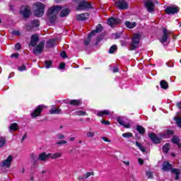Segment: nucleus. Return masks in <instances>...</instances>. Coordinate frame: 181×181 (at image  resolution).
I'll use <instances>...</instances> for the list:
<instances>
[{"label": "nucleus", "mask_w": 181, "mask_h": 181, "mask_svg": "<svg viewBox=\"0 0 181 181\" xmlns=\"http://www.w3.org/2000/svg\"><path fill=\"white\" fill-rule=\"evenodd\" d=\"M45 8H46V5L42 2L34 3L33 5L34 15L37 18H42L45 15Z\"/></svg>", "instance_id": "obj_1"}, {"label": "nucleus", "mask_w": 181, "mask_h": 181, "mask_svg": "<svg viewBox=\"0 0 181 181\" xmlns=\"http://www.w3.org/2000/svg\"><path fill=\"white\" fill-rule=\"evenodd\" d=\"M62 11V6H53L48 9L47 16L51 23L56 21V18L59 12Z\"/></svg>", "instance_id": "obj_2"}, {"label": "nucleus", "mask_w": 181, "mask_h": 181, "mask_svg": "<svg viewBox=\"0 0 181 181\" xmlns=\"http://www.w3.org/2000/svg\"><path fill=\"white\" fill-rule=\"evenodd\" d=\"M170 135H173V131L172 130H167L165 133H163L160 138L156 136V135H155V134L153 133H150L148 134V136L150 138V139H151V141H153V142H154V144H159V142H160L161 139H166L168 138H169Z\"/></svg>", "instance_id": "obj_3"}, {"label": "nucleus", "mask_w": 181, "mask_h": 181, "mask_svg": "<svg viewBox=\"0 0 181 181\" xmlns=\"http://www.w3.org/2000/svg\"><path fill=\"white\" fill-rule=\"evenodd\" d=\"M170 33L171 32L166 29L163 28V34L158 37L159 42L164 45V43H169L170 42Z\"/></svg>", "instance_id": "obj_4"}, {"label": "nucleus", "mask_w": 181, "mask_h": 181, "mask_svg": "<svg viewBox=\"0 0 181 181\" xmlns=\"http://www.w3.org/2000/svg\"><path fill=\"white\" fill-rule=\"evenodd\" d=\"M20 13L23 16V18H30L32 15L30 6L23 5L20 9Z\"/></svg>", "instance_id": "obj_5"}, {"label": "nucleus", "mask_w": 181, "mask_h": 181, "mask_svg": "<svg viewBox=\"0 0 181 181\" xmlns=\"http://www.w3.org/2000/svg\"><path fill=\"white\" fill-rule=\"evenodd\" d=\"M140 40H141V35L138 33L134 34L132 37V41L130 45V50H135V49L138 47V45H139Z\"/></svg>", "instance_id": "obj_6"}, {"label": "nucleus", "mask_w": 181, "mask_h": 181, "mask_svg": "<svg viewBox=\"0 0 181 181\" xmlns=\"http://www.w3.org/2000/svg\"><path fill=\"white\" fill-rule=\"evenodd\" d=\"M74 2H81L78 7V11H86V9H90L91 8V4L84 0H73Z\"/></svg>", "instance_id": "obj_7"}, {"label": "nucleus", "mask_w": 181, "mask_h": 181, "mask_svg": "<svg viewBox=\"0 0 181 181\" xmlns=\"http://www.w3.org/2000/svg\"><path fill=\"white\" fill-rule=\"evenodd\" d=\"M13 160V156H8L7 158H6L4 160L2 161L0 166L1 168H5V169H9L11 168V165H12V161Z\"/></svg>", "instance_id": "obj_8"}, {"label": "nucleus", "mask_w": 181, "mask_h": 181, "mask_svg": "<svg viewBox=\"0 0 181 181\" xmlns=\"http://www.w3.org/2000/svg\"><path fill=\"white\" fill-rule=\"evenodd\" d=\"M155 4H159V1H158V0H148L145 3L147 11H148L149 12H153L155 9Z\"/></svg>", "instance_id": "obj_9"}, {"label": "nucleus", "mask_w": 181, "mask_h": 181, "mask_svg": "<svg viewBox=\"0 0 181 181\" xmlns=\"http://www.w3.org/2000/svg\"><path fill=\"white\" fill-rule=\"evenodd\" d=\"M115 5L118 9L120 11H124L125 9H128L129 5L124 0H117L115 2Z\"/></svg>", "instance_id": "obj_10"}, {"label": "nucleus", "mask_w": 181, "mask_h": 181, "mask_svg": "<svg viewBox=\"0 0 181 181\" xmlns=\"http://www.w3.org/2000/svg\"><path fill=\"white\" fill-rule=\"evenodd\" d=\"M117 122L124 128H131V123L129 122H127V119L125 117H119L117 118Z\"/></svg>", "instance_id": "obj_11"}, {"label": "nucleus", "mask_w": 181, "mask_h": 181, "mask_svg": "<svg viewBox=\"0 0 181 181\" xmlns=\"http://www.w3.org/2000/svg\"><path fill=\"white\" fill-rule=\"evenodd\" d=\"M45 49V41H42L33 49L34 54H40Z\"/></svg>", "instance_id": "obj_12"}, {"label": "nucleus", "mask_w": 181, "mask_h": 181, "mask_svg": "<svg viewBox=\"0 0 181 181\" xmlns=\"http://www.w3.org/2000/svg\"><path fill=\"white\" fill-rule=\"evenodd\" d=\"M119 23H121V20L119 18L111 17L107 20V24L109 26H111V28H115L117 25H119Z\"/></svg>", "instance_id": "obj_13"}, {"label": "nucleus", "mask_w": 181, "mask_h": 181, "mask_svg": "<svg viewBox=\"0 0 181 181\" xmlns=\"http://www.w3.org/2000/svg\"><path fill=\"white\" fill-rule=\"evenodd\" d=\"M166 13L168 15H173L179 12V7L176 6H169L165 9Z\"/></svg>", "instance_id": "obj_14"}, {"label": "nucleus", "mask_w": 181, "mask_h": 181, "mask_svg": "<svg viewBox=\"0 0 181 181\" xmlns=\"http://www.w3.org/2000/svg\"><path fill=\"white\" fill-rule=\"evenodd\" d=\"M50 156V153H46L45 152L41 153L38 156V160H41L42 162H46L47 160H49Z\"/></svg>", "instance_id": "obj_15"}, {"label": "nucleus", "mask_w": 181, "mask_h": 181, "mask_svg": "<svg viewBox=\"0 0 181 181\" xmlns=\"http://www.w3.org/2000/svg\"><path fill=\"white\" fill-rule=\"evenodd\" d=\"M43 110V105L38 106L32 113L31 115L33 118L40 116L42 110Z\"/></svg>", "instance_id": "obj_16"}, {"label": "nucleus", "mask_w": 181, "mask_h": 181, "mask_svg": "<svg viewBox=\"0 0 181 181\" xmlns=\"http://www.w3.org/2000/svg\"><path fill=\"white\" fill-rule=\"evenodd\" d=\"M100 32H103V25L98 24L95 30H92L90 34L88 35V39H91V36H94L95 33H100Z\"/></svg>", "instance_id": "obj_17"}, {"label": "nucleus", "mask_w": 181, "mask_h": 181, "mask_svg": "<svg viewBox=\"0 0 181 181\" xmlns=\"http://www.w3.org/2000/svg\"><path fill=\"white\" fill-rule=\"evenodd\" d=\"M37 42H39V36L35 34L33 36H31L30 46H31L32 47H35V46L37 45Z\"/></svg>", "instance_id": "obj_18"}, {"label": "nucleus", "mask_w": 181, "mask_h": 181, "mask_svg": "<svg viewBox=\"0 0 181 181\" xmlns=\"http://www.w3.org/2000/svg\"><path fill=\"white\" fill-rule=\"evenodd\" d=\"M40 23L37 20H33L30 22V25H27V28L28 30L33 29V28H39Z\"/></svg>", "instance_id": "obj_19"}, {"label": "nucleus", "mask_w": 181, "mask_h": 181, "mask_svg": "<svg viewBox=\"0 0 181 181\" xmlns=\"http://www.w3.org/2000/svg\"><path fill=\"white\" fill-rule=\"evenodd\" d=\"M90 18L89 13H81L76 16V21H86V19H88Z\"/></svg>", "instance_id": "obj_20"}, {"label": "nucleus", "mask_w": 181, "mask_h": 181, "mask_svg": "<svg viewBox=\"0 0 181 181\" xmlns=\"http://www.w3.org/2000/svg\"><path fill=\"white\" fill-rule=\"evenodd\" d=\"M69 13H70V10H69V8L62 6L61 12L59 14V16H61V18H64L67 16Z\"/></svg>", "instance_id": "obj_21"}, {"label": "nucleus", "mask_w": 181, "mask_h": 181, "mask_svg": "<svg viewBox=\"0 0 181 181\" xmlns=\"http://www.w3.org/2000/svg\"><path fill=\"white\" fill-rule=\"evenodd\" d=\"M172 169V165L168 161H164L163 163V170H170Z\"/></svg>", "instance_id": "obj_22"}, {"label": "nucleus", "mask_w": 181, "mask_h": 181, "mask_svg": "<svg viewBox=\"0 0 181 181\" xmlns=\"http://www.w3.org/2000/svg\"><path fill=\"white\" fill-rule=\"evenodd\" d=\"M124 25L126 28H128V29H134L136 26V23L135 22H129V21H126L124 23Z\"/></svg>", "instance_id": "obj_23"}, {"label": "nucleus", "mask_w": 181, "mask_h": 181, "mask_svg": "<svg viewBox=\"0 0 181 181\" xmlns=\"http://www.w3.org/2000/svg\"><path fill=\"white\" fill-rule=\"evenodd\" d=\"M50 114H60L62 112V110L57 109L56 106H53L50 110H49Z\"/></svg>", "instance_id": "obj_24"}, {"label": "nucleus", "mask_w": 181, "mask_h": 181, "mask_svg": "<svg viewBox=\"0 0 181 181\" xmlns=\"http://www.w3.org/2000/svg\"><path fill=\"white\" fill-rule=\"evenodd\" d=\"M51 156H49V158H51V159H57L59 158H62V152H57V153H50Z\"/></svg>", "instance_id": "obj_25"}, {"label": "nucleus", "mask_w": 181, "mask_h": 181, "mask_svg": "<svg viewBox=\"0 0 181 181\" xmlns=\"http://www.w3.org/2000/svg\"><path fill=\"white\" fill-rule=\"evenodd\" d=\"M90 176H94V172L86 173L85 175H83V177H79V180H81L83 179H88Z\"/></svg>", "instance_id": "obj_26"}, {"label": "nucleus", "mask_w": 181, "mask_h": 181, "mask_svg": "<svg viewBox=\"0 0 181 181\" xmlns=\"http://www.w3.org/2000/svg\"><path fill=\"white\" fill-rule=\"evenodd\" d=\"M109 110H103L98 112L96 115H98V117H104V115H109Z\"/></svg>", "instance_id": "obj_27"}, {"label": "nucleus", "mask_w": 181, "mask_h": 181, "mask_svg": "<svg viewBox=\"0 0 181 181\" xmlns=\"http://www.w3.org/2000/svg\"><path fill=\"white\" fill-rule=\"evenodd\" d=\"M171 172L173 173H175V175H176L175 180H179V175H180V170L174 168L171 170Z\"/></svg>", "instance_id": "obj_28"}, {"label": "nucleus", "mask_w": 181, "mask_h": 181, "mask_svg": "<svg viewBox=\"0 0 181 181\" xmlns=\"http://www.w3.org/2000/svg\"><path fill=\"white\" fill-rule=\"evenodd\" d=\"M54 46H56V40H49L47 42V47H54Z\"/></svg>", "instance_id": "obj_29"}, {"label": "nucleus", "mask_w": 181, "mask_h": 181, "mask_svg": "<svg viewBox=\"0 0 181 181\" xmlns=\"http://www.w3.org/2000/svg\"><path fill=\"white\" fill-rule=\"evenodd\" d=\"M19 126L17 123H13L10 125V131H18Z\"/></svg>", "instance_id": "obj_30"}, {"label": "nucleus", "mask_w": 181, "mask_h": 181, "mask_svg": "<svg viewBox=\"0 0 181 181\" xmlns=\"http://www.w3.org/2000/svg\"><path fill=\"white\" fill-rule=\"evenodd\" d=\"M71 105H80L81 104V100H71L69 101Z\"/></svg>", "instance_id": "obj_31"}, {"label": "nucleus", "mask_w": 181, "mask_h": 181, "mask_svg": "<svg viewBox=\"0 0 181 181\" xmlns=\"http://www.w3.org/2000/svg\"><path fill=\"white\" fill-rule=\"evenodd\" d=\"M161 88H163L164 90H166L168 87H169V85H168V82L165 81H161L160 82Z\"/></svg>", "instance_id": "obj_32"}, {"label": "nucleus", "mask_w": 181, "mask_h": 181, "mask_svg": "<svg viewBox=\"0 0 181 181\" xmlns=\"http://www.w3.org/2000/svg\"><path fill=\"white\" fill-rule=\"evenodd\" d=\"M169 149H170V145H169V144H166L163 146V152H165V153H168Z\"/></svg>", "instance_id": "obj_33"}, {"label": "nucleus", "mask_w": 181, "mask_h": 181, "mask_svg": "<svg viewBox=\"0 0 181 181\" xmlns=\"http://www.w3.org/2000/svg\"><path fill=\"white\" fill-rule=\"evenodd\" d=\"M136 146L140 149V151H141V152H145L146 150L141 143L136 141Z\"/></svg>", "instance_id": "obj_34"}, {"label": "nucleus", "mask_w": 181, "mask_h": 181, "mask_svg": "<svg viewBox=\"0 0 181 181\" xmlns=\"http://www.w3.org/2000/svg\"><path fill=\"white\" fill-rule=\"evenodd\" d=\"M137 131L139 132V134H145V128H144L142 126H138Z\"/></svg>", "instance_id": "obj_35"}, {"label": "nucleus", "mask_w": 181, "mask_h": 181, "mask_svg": "<svg viewBox=\"0 0 181 181\" xmlns=\"http://www.w3.org/2000/svg\"><path fill=\"white\" fill-rule=\"evenodd\" d=\"M45 64L46 69H50V67H52V65L53 64V62H52V61H45Z\"/></svg>", "instance_id": "obj_36"}, {"label": "nucleus", "mask_w": 181, "mask_h": 181, "mask_svg": "<svg viewBox=\"0 0 181 181\" xmlns=\"http://www.w3.org/2000/svg\"><path fill=\"white\" fill-rule=\"evenodd\" d=\"M175 121H176V124L179 128H181V118L180 117H175Z\"/></svg>", "instance_id": "obj_37"}, {"label": "nucleus", "mask_w": 181, "mask_h": 181, "mask_svg": "<svg viewBox=\"0 0 181 181\" xmlns=\"http://www.w3.org/2000/svg\"><path fill=\"white\" fill-rule=\"evenodd\" d=\"M123 138H132V133L126 132L122 134Z\"/></svg>", "instance_id": "obj_38"}, {"label": "nucleus", "mask_w": 181, "mask_h": 181, "mask_svg": "<svg viewBox=\"0 0 181 181\" xmlns=\"http://www.w3.org/2000/svg\"><path fill=\"white\" fill-rule=\"evenodd\" d=\"M75 115H86V111H83V110H78L75 112Z\"/></svg>", "instance_id": "obj_39"}, {"label": "nucleus", "mask_w": 181, "mask_h": 181, "mask_svg": "<svg viewBox=\"0 0 181 181\" xmlns=\"http://www.w3.org/2000/svg\"><path fill=\"white\" fill-rule=\"evenodd\" d=\"M115 50H117V45H112L109 49V53L112 54Z\"/></svg>", "instance_id": "obj_40"}, {"label": "nucleus", "mask_w": 181, "mask_h": 181, "mask_svg": "<svg viewBox=\"0 0 181 181\" xmlns=\"http://www.w3.org/2000/svg\"><path fill=\"white\" fill-rule=\"evenodd\" d=\"M172 142L173 144H179V137L177 136H174L173 139H172Z\"/></svg>", "instance_id": "obj_41"}, {"label": "nucleus", "mask_w": 181, "mask_h": 181, "mask_svg": "<svg viewBox=\"0 0 181 181\" xmlns=\"http://www.w3.org/2000/svg\"><path fill=\"white\" fill-rule=\"evenodd\" d=\"M5 139L4 138H0V148H2L5 145Z\"/></svg>", "instance_id": "obj_42"}, {"label": "nucleus", "mask_w": 181, "mask_h": 181, "mask_svg": "<svg viewBox=\"0 0 181 181\" xmlns=\"http://www.w3.org/2000/svg\"><path fill=\"white\" fill-rule=\"evenodd\" d=\"M19 71H25L26 70V66L22 65L21 66L18 67Z\"/></svg>", "instance_id": "obj_43"}, {"label": "nucleus", "mask_w": 181, "mask_h": 181, "mask_svg": "<svg viewBox=\"0 0 181 181\" xmlns=\"http://www.w3.org/2000/svg\"><path fill=\"white\" fill-rule=\"evenodd\" d=\"M59 69L60 70H64V69H66V64H64V63H61L59 66Z\"/></svg>", "instance_id": "obj_44"}, {"label": "nucleus", "mask_w": 181, "mask_h": 181, "mask_svg": "<svg viewBox=\"0 0 181 181\" xmlns=\"http://www.w3.org/2000/svg\"><path fill=\"white\" fill-rule=\"evenodd\" d=\"M87 136L88 138H93V136H94V132H88L87 133Z\"/></svg>", "instance_id": "obj_45"}, {"label": "nucleus", "mask_w": 181, "mask_h": 181, "mask_svg": "<svg viewBox=\"0 0 181 181\" xmlns=\"http://www.w3.org/2000/svg\"><path fill=\"white\" fill-rule=\"evenodd\" d=\"M101 123L102 124H104V125H110L111 123L110 122V121H107V120H101Z\"/></svg>", "instance_id": "obj_46"}, {"label": "nucleus", "mask_w": 181, "mask_h": 181, "mask_svg": "<svg viewBox=\"0 0 181 181\" xmlns=\"http://www.w3.org/2000/svg\"><path fill=\"white\" fill-rule=\"evenodd\" d=\"M21 45L19 43L16 44L15 49L16 50H21Z\"/></svg>", "instance_id": "obj_47"}, {"label": "nucleus", "mask_w": 181, "mask_h": 181, "mask_svg": "<svg viewBox=\"0 0 181 181\" xmlns=\"http://www.w3.org/2000/svg\"><path fill=\"white\" fill-rule=\"evenodd\" d=\"M146 176H147V177H148V179H151V177H152V176H153V175L151 172H147Z\"/></svg>", "instance_id": "obj_48"}, {"label": "nucleus", "mask_w": 181, "mask_h": 181, "mask_svg": "<svg viewBox=\"0 0 181 181\" xmlns=\"http://www.w3.org/2000/svg\"><path fill=\"white\" fill-rule=\"evenodd\" d=\"M61 57H63V59H66L67 57V54L65 52H61Z\"/></svg>", "instance_id": "obj_49"}, {"label": "nucleus", "mask_w": 181, "mask_h": 181, "mask_svg": "<svg viewBox=\"0 0 181 181\" xmlns=\"http://www.w3.org/2000/svg\"><path fill=\"white\" fill-rule=\"evenodd\" d=\"M11 57L13 58L15 57V59H18V57H19V54L18 53H15L11 55Z\"/></svg>", "instance_id": "obj_50"}, {"label": "nucleus", "mask_w": 181, "mask_h": 181, "mask_svg": "<svg viewBox=\"0 0 181 181\" xmlns=\"http://www.w3.org/2000/svg\"><path fill=\"white\" fill-rule=\"evenodd\" d=\"M64 144H67L66 141H60L57 143V145H63Z\"/></svg>", "instance_id": "obj_51"}, {"label": "nucleus", "mask_w": 181, "mask_h": 181, "mask_svg": "<svg viewBox=\"0 0 181 181\" xmlns=\"http://www.w3.org/2000/svg\"><path fill=\"white\" fill-rule=\"evenodd\" d=\"M58 139H64V135L63 134H58L57 135Z\"/></svg>", "instance_id": "obj_52"}, {"label": "nucleus", "mask_w": 181, "mask_h": 181, "mask_svg": "<svg viewBox=\"0 0 181 181\" xmlns=\"http://www.w3.org/2000/svg\"><path fill=\"white\" fill-rule=\"evenodd\" d=\"M84 45H85L86 46L90 45V38H88V40H85V41H84Z\"/></svg>", "instance_id": "obj_53"}, {"label": "nucleus", "mask_w": 181, "mask_h": 181, "mask_svg": "<svg viewBox=\"0 0 181 181\" xmlns=\"http://www.w3.org/2000/svg\"><path fill=\"white\" fill-rule=\"evenodd\" d=\"M166 66L168 67H173V62H167Z\"/></svg>", "instance_id": "obj_54"}, {"label": "nucleus", "mask_w": 181, "mask_h": 181, "mask_svg": "<svg viewBox=\"0 0 181 181\" xmlns=\"http://www.w3.org/2000/svg\"><path fill=\"white\" fill-rule=\"evenodd\" d=\"M112 70L113 73H118V71H119L118 67L112 68Z\"/></svg>", "instance_id": "obj_55"}, {"label": "nucleus", "mask_w": 181, "mask_h": 181, "mask_svg": "<svg viewBox=\"0 0 181 181\" xmlns=\"http://www.w3.org/2000/svg\"><path fill=\"white\" fill-rule=\"evenodd\" d=\"M103 141H105V142H111L107 137H102Z\"/></svg>", "instance_id": "obj_56"}, {"label": "nucleus", "mask_w": 181, "mask_h": 181, "mask_svg": "<svg viewBox=\"0 0 181 181\" xmlns=\"http://www.w3.org/2000/svg\"><path fill=\"white\" fill-rule=\"evenodd\" d=\"M138 162H139V165H144V160L139 158Z\"/></svg>", "instance_id": "obj_57"}, {"label": "nucleus", "mask_w": 181, "mask_h": 181, "mask_svg": "<svg viewBox=\"0 0 181 181\" xmlns=\"http://www.w3.org/2000/svg\"><path fill=\"white\" fill-rule=\"evenodd\" d=\"M123 163H124L126 166H129V161H123Z\"/></svg>", "instance_id": "obj_58"}, {"label": "nucleus", "mask_w": 181, "mask_h": 181, "mask_svg": "<svg viewBox=\"0 0 181 181\" xmlns=\"http://www.w3.org/2000/svg\"><path fill=\"white\" fill-rule=\"evenodd\" d=\"M177 107L180 108V110H181V105L180 103H177Z\"/></svg>", "instance_id": "obj_59"}, {"label": "nucleus", "mask_w": 181, "mask_h": 181, "mask_svg": "<svg viewBox=\"0 0 181 181\" xmlns=\"http://www.w3.org/2000/svg\"><path fill=\"white\" fill-rule=\"evenodd\" d=\"M13 35H19V31H13Z\"/></svg>", "instance_id": "obj_60"}, {"label": "nucleus", "mask_w": 181, "mask_h": 181, "mask_svg": "<svg viewBox=\"0 0 181 181\" xmlns=\"http://www.w3.org/2000/svg\"><path fill=\"white\" fill-rule=\"evenodd\" d=\"M26 134H24L23 136V139H22V140L23 141V140H25V139H26Z\"/></svg>", "instance_id": "obj_61"}, {"label": "nucleus", "mask_w": 181, "mask_h": 181, "mask_svg": "<svg viewBox=\"0 0 181 181\" xmlns=\"http://www.w3.org/2000/svg\"><path fill=\"white\" fill-rule=\"evenodd\" d=\"M74 137H71L70 139H69V141H74Z\"/></svg>", "instance_id": "obj_62"}, {"label": "nucleus", "mask_w": 181, "mask_h": 181, "mask_svg": "<svg viewBox=\"0 0 181 181\" xmlns=\"http://www.w3.org/2000/svg\"><path fill=\"white\" fill-rule=\"evenodd\" d=\"M62 1H63V0H56V2H57V4H60V2H62Z\"/></svg>", "instance_id": "obj_63"}, {"label": "nucleus", "mask_w": 181, "mask_h": 181, "mask_svg": "<svg viewBox=\"0 0 181 181\" xmlns=\"http://www.w3.org/2000/svg\"><path fill=\"white\" fill-rule=\"evenodd\" d=\"M30 180L33 181V180H35V177H30Z\"/></svg>", "instance_id": "obj_64"}]
</instances>
